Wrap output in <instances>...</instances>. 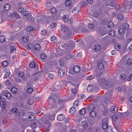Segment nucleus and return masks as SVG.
<instances>
[{"mask_svg":"<svg viewBox=\"0 0 132 132\" xmlns=\"http://www.w3.org/2000/svg\"><path fill=\"white\" fill-rule=\"evenodd\" d=\"M120 76L121 78V80H124L126 78V76L125 74H122V75H121Z\"/></svg>","mask_w":132,"mask_h":132,"instance_id":"obj_60","label":"nucleus"},{"mask_svg":"<svg viewBox=\"0 0 132 132\" xmlns=\"http://www.w3.org/2000/svg\"><path fill=\"white\" fill-rule=\"evenodd\" d=\"M25 113L24 111L23 110H20L18 112V115L20 117H23L24 116Z\"/></svg>","mask_w":132,"mask_h":132,"instance_id":"obj_12","label":"nucleus"},{"mask_svg":"<svg viewBox=\"0 0 132 132\" xmlns=\"http://www.w3.org/2000/svg\"><path fill=\"white\" fill-rule=\"evenodd\" d=\"M76 109L74 107H71L69 110V113L70 114H73L76 112Z\"/></svg>","mask_w":132,"mask_h":132,"instance_id":"obj_13","label":"nucleus"},{"mask_svg":"<svg viewBox=\"0 0 132 132\" xmlns=\"http://www.w3.org/2000/svg\"><path fill=\"white\" fill-rule=\"evenodd\" d=\"M22 14L24 16L23 18H26L28 20H30L32 18V16L30 13H29L28 12L24 11L22 12Z\"/></svg>","mask_w":132,"mask_h":132,"instance_id":"obj_4","label":"nucleus"},{"mask_svg":"<svg viewBox=\"0 0 132 132\" xmlns=\"http://www.w3.org/2000/svg\"><path fill=\"white\" fill-rule=\"evenodd\" d=\"M51 125L50 124H49L47 127L46 129V131L47 132L49 131L51 129Z\"/></svg>","mask_w":132,"mask_h":132,"instance_id":"obj_55","label":"nucleus"},{"mask_svg":"<svg viewBox=\"0 0 132 132\" xmlns=\"http://www.w3.org/2000/svg\"><path fill=\"white\" fill-rule=\"evenodd\" d=\"M11 93H6L4 95L7 98H10L11 96Z\"/></svg>","mask_w":132,"mask_h":132,"instance_id":"obj_47","label":"nucleus"},{"mask_svg":"<svg viewBox=\"0 0 132 132\" xmlns=\"http://www.w3.org/2000/svg\"><path fill=\"white\" fill-rule=\"evenodd\" d=\"M65 59L67 60H69L72 58V55L71 54L67 55L65 56Z\"/></svg>","mask_w":132,"mask_h":132,"instance_id":"obj_62","label":"nucleus"},{"mask_svg":"<svg viewBox=\"0 0 132 132\" xmlns=\"http://www.w3.org/2000/svg\"><path fill=\"white\" fill-rule=\"evenodd\" d=\"M88 27L89 29L93 30L95 29L94 28V25L93 24H88Z\"/></svg>","mask_w":132,"mask_h":132,"instance_id":"obj_36","label":"nucleus"},{"mask_svg":"<svg viewBox=\"0 0 132 132\" xmlns=\"http://www.w3.org/2000/svg\"><path fill=\"white\" fill-rule=\"evenodd\" d=\"M11 16L13 18H15L16 19L21 18V17L19 14L16 12L12 13L11 15Z\"/></svg>","mask_w":132,"mask_h":132,"instance_id":"obj_10","label":"nucleus"},{"mask_svg":"<svg viewBox=\"0 0 132 132\" xmlns=\"http://www.w3.org/2000/svg\"><path fill=\"white\" fill-rule=\"evenodd\" d=\"M101 85L102 86H108L109 84V82L107 80L105 81L104 79H101Z\"/></svg>","mask_w":132,"mask_h":132,"instance_id":"obj_6","label":"nucleus"},{"mask_svg":"<svg viewBox=\"0 0 132 132\" xmlns=\"http://www.w3.org/2000/svg\"><path fill=\"white\" fill-rule=\"evenodd\" d=\"M28 119L30 121H33L35 119V116L33 114L31 115L28 117Z\"/></svg>","mask_w":132,"mask_h":132,"instance_id":"obj_21","label":"nucleus"},{"mask_svg":"<svg viewBox=\"0 0 132 132\" xmlns=\"http://www.w3.org/2000/svg\"><path fill=\"white\" fill-rule=\"evenodd\" d=\"M40 76L39 72H38L37 74H35L34 77V79L35 81H37L38 80V78Z\"/></svg>","mask_w":132,"mask_h":132,"instance_id":"obj_17","label":"nucleus"},{"mask_svg":"<svg viewBox=\"0 0 132 132\" xmlns=\"http://www.w3.org/2000/svg\"><path fill=\"white\" fill-rule=\"evenodd\" d=\"M35 63L33 62H30L29 64V67L31 68H33L35 67Z\"/></svg>","mask_w":132,"mask_h":132,"instance_id":"obj_35","label":"nucleus"},{"mask_svg":"<svg viewBox=\"0 0 132 132\" xmlns=\"http://www.w3.org/2000/svg\"><path fill=\"white\" fill-rule=\"evenodd\" d=\"M33 91V89L31 87L28 88L27 89V92L28 93H31Z\"/></svg>","mask_w":132,"mask_h":132,"instance_id":"obj_52","label":"nucleus"},{"mask_svg":"<svg viewBox=\"0 0 132 132\" xmlns=\"http://www.w3.org/2000/svg\"><path fill=\"white\" fill-rule=\"evenodd\" d=\"M105 96L106 98L109 100L110 99V98L111 97V95L110 93L108 92L106 93L105 94Z\"/></svg>","mask_w":132,"mask_h":132,"instance_id":"obj_30","label":"nucleus"},{"mask_svg":"<svg viewBox=\"0 0 132 132\" xmlns=\"http://www.w3.org/2000/svg\"><path fill=\"white\" fill-rule=\"evenodd\" d=\"M101 49V47L98 44H96L94 47V50L96 51H99Z\"/></svg>","mask_w":132,"mask_h":132,"instance_id":"obj_28","label":"nucleus"},{"mask_svg":"<svg viewBox=\"0 0 132 132\" xmlns=\"http://www.w3.org/2000/svg\"><path fill=\"white\" fill-rule=\"evenodd\" d=\"M64 118L65 117L64 114H60L57 116V118L58 121H61L63 120Z\"/></svg>","mask_w":132,"mask_h":132,"instance_id":"obj_11","label":"nucleus"},{"mask_svg":"<svg viewBox=\"0 0 132 132\" xmlns=\"http://www.w3.org/2000/svg\"><path fill=\"white\" fill-rule=\"evenodd\" d=\"M24 75V74L23 72H20L19 73L18 76L20 78H21L22 77H23Z\"/></svg>","mask_w":132,"mask_h":132,"instance_id":"obj_59","label":"nucleus"},{"mask_svg":"<svg viewBox=\"0 0 132 132\" xmlns=\"http://www.w3.org/2000/svg\"><path fill=\"white\" fill-rule=\"evenodd\" d=\"M62 30L65 32H67V36L68 37H70L72 35L73 33L69 29L68 27L66 26H64L62 28Z\"/></svg>","mask_w":132,"mask_h":132,"instance_id":"obj_3","label":"nucleus"},{"mask_svg":"<svg viewBox=\"0 0 132 132\" xmlns=\"http://www.w3.org/2000/svg\"><path fill=\"white\" fill-rule=\"evenodd\" d=\"M109 35L111 37L114 36L116 34V33L114 30L110 31L109 32Z\"/></svg>","mask_w":132,"mask_h":132,"instance_id":"obj_34","label":"nucleus"},{"mask_svg":"<svg viewBox=\"0 0 132 132\" xmlns=\"http://www.w3.org/2000/svg\"><path fill=\"white\" fill-rule=\"evenodd\" d=\"M107 26L109 28H112L114 26V24L112 21H109L108 23Z\"/></svg>","mask_w":132,"mask_h":132,"instance_id":"obj_27","label":"nucleus"},{"mask_svg":"<svg viewBox=\"0 0 132 132\" xmlns=\"http://www.w3.org/2000/svg\"><path fill=\"white\" fill-rule=\"evenodd\" d=\"M117 107H112L111 109V111L112 112H114L115 111H117Z\"/></svg>","mask_w":132,"mask_h":132,"instance_id":"obj_56","label":"nucleus"},{"mask_svg":"<svg viewBox=\"0 0 132 132\" xmlns=\"http://www.w3.org/2000/svg\"><path fill=\"white\" fill-rule=\"evenodd\" d=\"M65 73V71L64 70L60 69L58 71V76L59 77H61L63 76Z\"/></svg>","mask_w":132,"mask_h":132,"instance_id":"obj_7","label":"nucleus"},{"mask_svg":"<svg viewBox=\"0 0 132 132\" xmlns=\"http://www.w3.org/2000/svg\"><path fill=\"white\" fill-rule=\"evenodd\" d=\"M107 19H105L102 20L101 22V24L103 25H106L107 23Z\"/></svg>","mask_w":132,"mask_h":132,"instance_id":"obj_57","label":"nucleus"},{"mask_svg":"<svg viewBox=\"0 0 132 132\" xmlns=\"http://www.w3.org/2000/svg\"><path fill=\"white\" fill-rule=\"evenodd\" d=\"M6 37L3 35L0 36V42L3 43L5 42L6 40Z\"/></svg>","mask_w":132,"mask_h":132,"instance_id":"obj_19","label":"nucleus"},{"mask_svg":"<svg viewBox=\"0 0 132 132\" xmlns=\"http://www.w3.org/2000/svg\"><path fill=\"white\" fill-rule=\"evenodd\" d=\"M117 17L118 20L120 21L122 20L123 19V16L121 14H118L117 15Z\"/></svg>","mask_w":132,"mask_h":132,"instance_id":"obj_40","label":"nucleus"},{"mask_svg":"<svg viewBox=\"0 0 132 132\" xmlns=\"http://www.w3.org/2000/svg\"><path fill=\"white\" fill-rule=\"evenodd\" d=\"M10 74L11 73L9 71H8L7 72H6L4 75V78L5 79L7 78L9 76Z\"/></svg>","mask_w":132,"mask_h":132,"instance_id":"obj_38","label":"nucleus"},{"mask_svg":"<svg viewBox=\"0 0 132 132\" xmlns=\"http://www.w3.org/2000/svg\"><path fill=\"white\" fill-rule=\"evenodd\" d=\"M71 92L72 94H76L77 93V91L76 88H73L72 89Z\"/></svg>","mask_w":132,"mask_h":132,"instance_id":"obj_63","label":"nucleus"},{"mask_svg":"<svg viewBox=\"0 0 132 132\" xmlns=\"http://www.w3.org/2000/svg\"><path fill=\"white\" fill-rule=\"evenodd\" d=\"M79 12V9L78 7H75L72 11V12L75 14L78 13Z\"/></svg>","mask_w":132,"mask_h":132,"instance_id":"obj_22","label":"nucleus"},{"mask_svg":"<svg viewBox=\"0 0 132 132\" xmlns=\"http://www.w3.org/2000/svg\"><path fill=\"white\" fill-rule=\"evenodd\" d=\"M8 62L6 61H3L2 63V65L3 67H5L8 65Z\"/></svg>","mask_w":132,"mask_h":132,"instance_id":"obj_32","label":"nucleus"},{"mask_svg":"<svg viewBox=\"0 0 132 132\" xmlns=\"http://www.w3.org/2000/svg\"><path fill=\"white\" fill-rule=\"evenodd\" d=\"M87 4L85 1H83L80 2L78 4V6L79 7H85L86 6Z\"/></svg>","mask_w":132,"mask_h":132,"instance_id":"obj_16","label":"nucleus"},{"mask_svg":"<svg viewBox=\"0 0 132 132\" xmlns=\"http://www.w3.org/2000/svg\"><path fill=\"white\" fill-rule=\"evenodd\" d=\"M89 115L90 117H95L96 115V112L94 110L89 112Z\"/></svg>","mask_w":132,"mask_h":132,"instance_id":"obj_18","label":"nucleus"},{"mask_svg":"<svg viewBox=\"0 0 132 132\" xmlns=\"http://www.w3.org/2000/svg\"><path fill=\"white\" fill-rule=\"evenodd\" d=\"M124 29L123 28H121L119 30V34L120 35H122L124 32Z\"/></svg>","mask_w":132,"mask_h":132,"instance_id":"obj_43","label":"nucleus"},{"mask_svg":"<svg viewBox=\"0 0 132 132\" xmlns=\"http://www.w3.org/2000/svg\"><path fill=\"white\" fill-rule=\"evenodd\" d=\"M46 30L45 29H44L41 31L40 32V33L42 35L44 36L46 35Z\"/></svg>","mask_w":132,"mask_h":132,"instance_id":"obj_58","label":"nucleus"},{"mask_svg":"<svg viewBox=\"0 0 132 132\" xmlns=\"http://www.w3.org/2000/svg\"><path fill=\"white\" fill-rule=\"evenodd\" d=\"M80 67L78 65L75 66L73 68V70L75 72L78 73L80 71Z\"/></svg>","mask_w":132,"mask_h":132,"instance_id":"obj_8","label":"nucleus"},{"mask_svg":"<svg viewBox=\"0 0 132 132\" xmlns=\"http://www.w3.org/2000/svg\"><path fill=\"white\" fill-rule=\"evenodd\" d=\"M29 37L26 36H25L22 38V42L23 43H27L29 40Z\"/></svg>","mask_w":132,"mask_h":132,"instance_id":"obj_15","label":"nucleus"},{"mask_svg":"<svg viewBox=\"0 0 132 132\" xmlns=\"http://www.w3.org/2000/svg\"><path fill=\"white\" fill-rule=\"evenodd\" d=\"M18 10L19 12L20 13H21L22 12H23V11L24 10V9L22 7H20L18 9Z\"/></svg>","mask_w":132,"mask_h":132,"instance_id":"obj_61","label":"nucleus"},{"mask_svg":"<svg viewBox=\"0 0 132 132\" xmlns=\"http://www.w3.org/2000/svg\"><path fill=\"white\" fill-rule=\"evenodd\" d=\"M123 28L124 29V30H127L129 28V25L127 23L123 24L122 25Z\"/></svg>","mask_w":132,"mask_h":132,"instance_id":"obj_29","label":"nucleus"},{"mask_svg":"<svg viewBox=\"0 0 132 132\" xmlns=\"http://www.w3.org/2000/svg\"><path fill=\"white\" fill-rule=\"evenodd\" d=\"M6 103L4 101H2L0 103V106L2 108H4L6 106Z\"/></svg>","mask_w":132,"mask_h":132,"instance_id":"obj_25","label":"nucleus"},{"mask_svg":"<svg viewBox=\"0 0 132 132\" xmlns=\"http://www.w3.org/2000/svg\"><path fill=\"white\" fill-rule=\"evenodd\" d=\"M40 57L42 59H45L47 57V56L44 53H42L40 55Z\"/></svg>","mask_w":132,"mask_h":132,"instance_id":"obj_39","label":"nucleus"},{"mask_svg":"<svg viewBox=\"0 0 132 132\" xmlns=\"http://www.w3.org/2000/svg\"><path fill=\"white\" fill-rule=\"evenodd\" d=\"M71 3V1L70 0H67L65 3L66 6L68 7L70 6Z\"/></svg>","mask_w":132,"mask_h":132,"instance_id":"obj_26","label":"nucleus"},{"mask_svg":"<svg viewBox=\"0 0 132 132\" xmlns=\"http://www.w3.org/2000/svg\"><path fill=\"white\" fill-rule=\"evenodd\" d=\"M34 28L31 26H28L27 28V30L28 32H31L33 30Z\"/></svg>","mask_w":132,"mask_h":132,"instance_id":"obj_31","label":"nucleus"},{"mask_svg":"<svg viewBox=\"0 0 132 132\" xmlns=\"http://www.w3.org/2000/svg\"><path fill=\"white\" fill-rule=\"evenodd\" d=\"M51 40L52 42L54 41L56 42L57 41V39L55 36H52L51 38Z\"/></svg>","mask_w":132,"mask_h":132,"instance_id":"obj_50","label":"nucleus"},{"mask_svg":"<svg viewBox=\"0 0 132 132\" xmlns=\"http://www.w3.org/2000/svg\"><path fill=\"white\" fill-rule=\"evenodd\" d=\"M49 100L50 103H52L50 104L49 108L50 109L54 108H56L57 106V104L56 101L55 99L52 96H50Z\"/></svg>","mask_w":132,"mask_h":132,"instance_id":"obj_1","label":"nucleus"},{"mask_svg":"<svg viewBox=\"0 0 132 132\" xmlns=\"http://www.w3.org/2000/svg\"><path fill=\"white\" fill-rule=\"evenodd\" d=\"M93 87L92 85H88L87 87L86 90L89 92H92L93 90Z\"/></svg>","mask_w":132,"mask_h":132,"instance_id":"obj_14","label":"nucleus"},{"mask_svg":"<svg viewBox=\"0 0 132 132\" xmlns=\"http://www.w3.org/2000/svg\"><path fill=\"white\" fill-rule=\"evenodd\" d=\"M59 65L61 66H62L64 64V61L62 59H60L59 60Z\"/></svg>","mask_w":132,"mask_h":132,"instance_id":"obj_53","label":"nucleus"},{"mask_svg":"<svg viewBox=\"0 0 132 132\" xmlns=\"http://www.w3.org/2000/svg\"><path fill=\"white\" fill-rule=\"evenodd\" d=\"M48 118L51 121H53L55 119V115L53 114L51 115L50 116L48 117Z\"/></svg>","mask_w":132,"mask_h":132,"instance_id":"obj_41","label":"nucleus"},{"mask_svg":"<svg viewBox=\"0 0 132 132\" xmlns=\"http://www.w3.org/2000/svg\"><path fill=\"white\" fill-rule=\"evenodd\" d=\"M69 17L67 15H64L62 18V19L64 22H67L69 20Z\"/></svg>","mask_w":132,"mask_h":132,"instance_id":"obj_20","label":"nucleus"},{"mask_svg":"<svg viewBox=\"0 0 132 132\" xmlns=\"http://www.w3.org/2000/svg\"><path fill=\"white\" fill-rule=\"evenodd\" d=\"M86 110L84 108H83L79 111V113L81 115H84L85 114Z\"/></svg>","mask_w":132,"mask_h":132,"instance_id":"obj_33","label":"nucleus"},{"mask_svg":"<svg viewBox=\"0 0 132 132\" xmlns=\"http://www.w3.org/2000/svg\"><path fill=\"white\" fill-rule=\"evenodd\" d=\"M11 91L13 93H16L18 91V89L16 88L12 87L11 89Z\"/></svg>","mask_w":132,"mask_h":132,"instance_id":"obj_49","label":"nucleus"},{"mask_svg":"<svg viewBox=\"0 0 132 132\" xmlns=\"http://www.w3.org/2000/svg\"><path fill=\"white\" fill-rule=\"evenodd\" d=\"M95 78V76L94 75H91L88 77L87 78V79L88 80H90L92 79Z\"/></svg>","mask_w":132,"mask_h":132,"instance_id":"obj_54","label":"nucleus"},{"mask_svg":"<svg viewBox=\"0 0 132 132\" xmlns=\"http://www.w3.org/2000/svg\"><path fill=\"white\" fill-rule=\"evenodd\" d=\"M34 102L32 98H30L28 100V103L29 105H32Z\"/></svg>","mask_w":132,"mask_h":132,"instance_id":"obj_46","label":"nucleus"},{"mask_svg":"<svg viewBox=\"0 0 132 132\" xmlns=\"http://www.w3.org/2000/svg\"><path fill=\"white\" fill-rule=\"evenodd\" d=\"M127 63L128 65H130L132 64V59H128L127 61Z\"/></svg>","mask_w":132,"mask_h":132,"instance_id":"obj_42","label":"nucleus"},{"mask_svg":"<svg viewBox=\"0 0 132 132\" xmlns=\"http://www.w3.org/2000/svg\"><path fill=\"white\" fill-rule=\"evenodd\" d=\"M81 125L83 129H86L88 127V125L85 122H83V123Z\"/></svg>","mask_w":132,"mask_h":132,"instance_id":"obj_44","label":"nucleus"},{"mask_svg":"<svg viewBox=\"0 0 132 132\" xmlns=\"http://www.w3.org/2000/svg\"><path fill=\"white\" fill-rule=\"evenodd\" d=\"M102 127L103 129L105 130H106V129H108L109 128H110V129H111L110 127H109V126H108V124L106 122H104L103 124Z\"/></svg>","mask_w":132,"mask_h":132,"instance_id":"obj_9","label":"nucleus"},{"mask_svg":"<svg viewBox=\"0 0 132 132\" xmlns=\"http://www.w3.org/2000/svg\"><path fill=\"white\" fill-rule=\"evenodd\" d=\"M17 111H18V109L16 108H13L12 110V112L14 113L15 112L17 113Z\"/></svg>","mask_w":132,"mask_h":132,"instance_id":"obj_64","label":"nucleus"},{"mask_svg":"<svg viewBox=\"0 0 132 132\" xmlns=\"http://www.w3.org/2000/svg\"><path fill=\"white\" fill-rule=\"evenodd\" d=\"M99 15V13L97 12H95L93 13V16L95 18H97Z\"/></svg>","mask_w":132,"mask_h":132,"instance_id":"obj_48","label":"nucleus"},{"mask_svg":"<svg viewBox=\"0 0 132 132\" xmlns=\"http://www.w3.org/2000/svg\"><path fill=\"white\" fill-rule=\"evenodd\" d=\"M57 11V10L56 8H53L51 9L50 12L51 13H53L54 14V13H56Z\"/></svg>","mask_w":132,"mask_h":132,"instance_id":"obj_51","label":"nucleus"},{"mask_svg":"<svg viewBox=\"0 0 132 132\" xmlns=\"http://www.w3.org/2000/svg\"><path fill=\"white\" fill-rule=\"evenodd\" d=\"M94 108H95V105L93 104H90L87 107V110L88 112H90L94 110Z\"/></svg>","mask_w":132,"mask_h":132,"instance_id":"obj_5","label":"nucleus"},{"mask_svg":"<svg viewBox=\"0 0 132 132\" xmlns=\"http://www.w3.org/2000/svg\"><path fill=\"white\" fill-rule=\"evenodd\" d=\"M52 4L51 2H46L45 3V5L47 8H50L52 6Z\"/></svg>","mask_w":132,"mask_h":132,"instance_id":"obj_37","label":"nucleus"},{"mask_svg":"<svg viewBox=\"0 0 132 132\" xmlns=\"http://www.w3.org/2000/svg\"><path fill=\"white\" fill-rule=\"evenodd\" d=\"M121 48V46L118 44H116L114 46V48L118 51Z\"/></svg>","mask_w":132,"mask_h":132,"instance_id":"obj_45","label":"nucleus"},{"mask_svg":"<svg viewBox=\"0 0 132 132\" xmlns=\"http://www.w3.org/2000/svg\"><path fill=\"white\" fill-rule=\"evenodd\" d=\"M97 66L99 69L102 70L104 68L103 64L104 62L103 60L100 59H98L97 61Z\"/></svg>","mask_w":132,"mask_h":132,"instance_id":"obj_2","label":"nucleus"},{"mask_svg":"<svg viewBox=\"0 0 132 132\" xmlns=\"http://www.w3.org/2000/svg\"><path fill=\"white\" fill-rule=\"evenodd\" d=\"M34 48L36 51H38L40 48V46L39 44H36L34 46Z\"/></svg>","mask_w":132,"mask_h":132,"instance_id":"obj_23","label":"nucleus"},{"mask_svg":"<svg viewBox=\"0 0 132 132\" xmlns=\"http://www.w3.org/2000/svg\"><path fill=\"white\" fill-rule=\"evenodd\" d=\"M10 8V5L8 4H5L4 7V9L6 11L9 10Z\"/></svg>","mask_w":132,"mask_h":132,"instance_id":"obj_24","label":"nucleus"}]
</instances>
